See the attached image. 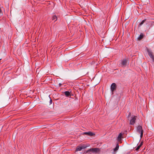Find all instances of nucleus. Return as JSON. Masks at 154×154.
<instances>
[{"mask_svg": "<svg viewBox=\"0 0 154 154\" xmlns=\"http://www.w3.org/2000/svg\"><path fill=\"white\" fill-rule=\"evenodd\" d=\"M100 151V149L98 148H91L88 150V152H91L93 153H98Z\"/></svg>", "mask_w": 154, "mask_h": 154, "instance_id": "nucleus-1", "label": "nucleus"}, {"mask_svg": "<svg viewBox=\"0 0 154 154\" xmlns=\"http://www.w3.org/2000/svg\"><path fill=\"white\" fill-rule=\"evenodd\" d=\"M131 119L130 120V124L131 125H134L135 122V120L137 118L136 116H132Z\"/></svg>", "mask_w": 154, "mask_h": 154, "instance_id": "nucleus-2", "label": "nucleus"}, {"mask_svg": "<svg viewBox=\"0 0 154 154\" xmlns=\"http://www.w3.org/2000/svg\"><path fill=\"white\" fill-rule=\"evenodd\" d=\"M127 60L126 59H123L120 61V66L122 67H125L126 66Z\"/></svg>", "mask_w": 154, "mask_h": 154, "instance_id": "nucleus-3", "label": "nucleus"}, {"mask_svg": "<svg viewBox=\"0 0 154 154\" xmlns=\"http://www.w3.org/2000/svg\"><path fill=\"white\" fill-rule=\"evenodd\" d=\"M116 85L115 83H112L111 86V90L112 92H113L116 88Z\"/></svg>", "mask_w": 154, "mask_h": 154, "instance_id": "nucleus-4", "label": "nucleus"}, {"mask_svg": "<svg viewBox=\"0 0 154 154\" xmlns=\"http://www.w3.org/2000/svg\"><path fill=\"white\" fill-rule=\"evenodd\" d=\"M147 51L149 56L152 59H154V56L153 55L152 52L150 51L149 50H147Z\"/></svg>", "mask_w": 154, "mask_h": 154, "instance_id": "nucleus-5", "label": "nucleus"}, {"mask_svg": "<svg viewBox=\"0 0 154 154\" xmlns=\"http://www.w3.org/2000/svg\"><path fill=\"white\" fill-rule=\"evenodd\" d=\"M122 135H123V134L122 133H120L119 134V135L117 138V140L118 141H119V142H120L121 141V139L122 137Z\"/></svg>", "mask_w": 154, "mask_h": 154, "instance_id": "nucleus-6", "label": "nucleus"}, {"mask_svg": "<svg viewBox=\"0 0 154 154\" xmlns=\"http://www.w3.org/2000/svg\"><path fill=\"white\" fill-rule=\"evenodd\" d=\"M83 134L85 135H88L90 136H92L95 135V134L94 133L90 131L84 132Z\"/></svg>", "mask_w": 154, "mask_h": 154, "instance_id": "nucleus-7", "label": "nucleus"}, {"mask_svg": "<svg viewBox=\"0 0 154 154\" xmlns=\"http://www.w3.org/2000/svg\"><path fill=\"white\" fill-rule=\"evenodd\" d=\"M137 131L139 133H140V132H141L142 131H143L142 130V127L140 126H139L137 127Z\"/></svg>", "mask_w": 154, "mask_h": 154, "instance_id": "nucleus-8", "label": "nucleus"}, {"mask_svg": "<svg viewBox=\"0 0 154 154\" xmlns=\"http://www.w3.org/2000/svg\"><path fill=\"white\" fill-rule=\"evenodd\" d=\"M144 36V34L143 33H141L139 37H138L137 38L138 39L140 40L143 38Z\"/></svg>", "mask_w": 154, "mask_h": 154, "instance_id": "nucleus-9", "label": "nucleus"}, {"mask_svg": "<svg viewBox=\"0 0 154 154\" xmlns=\"http://www.w3.org/2000/svg\"><path fill=\"white\" fill-rule=\"evenodd\" d=\"M83 148L82 146H78L76 149V151H80Z\"/></svg>", "mask_w": 154, "mask_h": 154, "instance_id": "nucleus-10", "label": "nucleus"}, {"mask_svg": "<svg viewBox=\"0 0 154 154\" xmlns=\"http://www.w3.org/2000/svg\"><path fill=\"white\" fill-rule=\"evenodd\" d=\"M64 94L67 97L69 96L70 94V92L69 91H66L64 92Z\"/></svg>", "mask_w": 154, "mask_h": 154, "instance_id": "nucleus-11", "label": "nucleus"}, {"mask_svg": "<svg viewBox=\"0 0 154 154\" xmlns=\"http://www.w3.org/2000/svg\"><path fill=\"white\" fill-rule=\"evenodd\" d=\"M142 144H143L142 142H141V143H140V144L138 146L136 149L135 150L136 151H138L139 149L140 148V147L142 146Z\"/></svg>", "mask_w": 154, "mask_h": 154, "instance_id": "nucleus-12", "label": "nucleus"}, {"mask_svg": "<svg viewBox=\"0 0 154 154\" xmlns=\"http://www.w3.org/2000/svg\"><path fill=\"white\" fill-rule=\"evenodd\" d=\"M119 145L117 143L116 145V147L114 149V151H115L116 150H117L119 149Z\"/></svg>", "mask_w": 154, "mask_h": 154, "instance_id": "nucleus-13", "label": "nucleus"}, {"mask_svg": "<svg viewBox=\"0 0 154 154\" xmlns=\"http://www.w3.org/2000/svg\"><path fill=\"white\" fill-rule=\"evenodd\" d=\"M57 20V17L56 15H54L52 17V20H54V21H56Z\"/></svg>", "mask_w": 154, "mask_h": 154, "instance_id": "nucleus-14", "label": "nucleus"}, {"mask_svg": "<svg viewBox=\"0 0 154 154\" xmlns=\"http://www.w3.org/2000/svg\"><path fill=\"white\" fill-rule=\"evenodd\" d=\"M145 20H143L141 22V23H140L139 25H138V26H140L143 23H144L145 22Z\"/></svg>", "mask_w": 154, "mask_h": 154, "instance_id": "nucleus-15", "label": "nucleus"}, {"mask_svg": "<svg viewBox=\"0 0 154 154\" xmlns=\"http://www.w3.org/2000/svg\"><path fill=\"white\" fill-rule=\"evenodd\" d=\"M143 131H141V132H140V137H143Z\"/></svg>", "mask_w": 154, "mask_h": 154, "instance_id": "nucleus-16", "label": "nucleus"}, {"mask_svg": "<svg viewBox=\"0 0 154 154\" xmlns=\"http://www.w3.org/2000/svg\"><path fill=\"white\" fill-rule=\"evenodd\" d=\"M52 100L51 99H50V104H52Z\"/></svg>", "mask_w": 154, "mask_h": 154, "instance_id": "nucleus-17", "label": "nucleus"}, {"mask_svg": "<svg viewBox=\"0 0 154 154\" xmlns=\"http://www.w3.org/2000/svg\"><path fill=\"white\" fill-rule=\"evenodd\" d=\"M61 85V84L60 83L59 84V85L60 86Z\"/></svg>", "mask_w": 154, "mask_h": 154, "instance_id": "nucleus-18", "label": "nucleus"}, {"mask_svg": "<svg viewBox=\"0 0 154 154\" xmlns=\"http://www.w3.org/2000/svg\"><path fill=\"white\" fill-rule=\"evenodd\" d=\"M1 60V59H0V60Z\"/></svg>", "mask_w": 154, "mask_h": 154, "instance_id": "nucleus-19", "label": "nucleus"}]
</instances>
